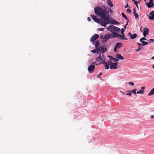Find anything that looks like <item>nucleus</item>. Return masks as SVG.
<instances>
[{
	"label": "nucleus",
	"mask_w": 154,
	"mask_h": 154,
	"mask_svg": "<svg viewBox=\"0 0 154 154\" xmlns=\"http://www.w3.org/2000/svg\"><path fill=\"white\" fill-rule=\"evenodd\" d=\"M126 11L128 12H129V14L131 13V11L130 9H127Z\"/></svg>",
	"instance_id": "39"
},
{
	"label": "nucleus",
	"mask_w": 154,
	"mask_h": 154,
	"mask_svg": "<svg viewBox=\"0 0 154 154\" xmlns=\"http://www.w3.org/2000/svg\"><path fill=\"white\" fill-rule=\"evenodd\" d=\"M112 33H113V34H111V37H112V38H113L114 37H119V36H121L120 34L116 33V32H113Z\"/></svg>",
	"instance_id": "14"
},
{
	"label": "nucleus",
	"mask_w": 154,
	"mask_h": 154,
	"mask_svg": "<svg viewBox=\"0 0 154 154\" xmlns=\"http://www.w3.org/2000/svg\"><path fill=\"white\" fill-rule=\"evenodd\" d=\"M147 40L146 38H145V37H142L140 39V42H142V41H143V40Z\"/></svg>",
	"instance_id": "28"
},
{
	"label": "nucleus",
	"mask_w": 154,
	"mask_h": 154,
	"mask_svg": "<svg viewBox=\"0 0 154 154\" xmlns=\"http://www.w3.org/2000/svg\"><path fill=\"white\" fill-rule=\"evenodd\" d=\"M99 38V35L97 34H95L91 37L90 41L91 42H93Z\"/></svg>",
	"instance_id": "7"
},
{
	"label": "nucleus",
	"mask_w": 154,
	"mask_h": 154,
	"mask_svg": "<svg viewBox=\"0 0 154 154\" xmlns=\"http://www.w3.org/2000/svg\"><path fill=\"white\" fill-rule=\"evenodd\" d=\"M137 44L139 45V46H142V44H141L140 43H137Z\"/></svg>",
	"instance_id": "46"
},
{
	"label": "nucleus",
	"mask_w": 154,
	"mask_h": 154,
	"mask_svg": "<svg viewBox=\"0 0 154 154\" xmlns=\"http://www.w3.org/2000/svg\"><path fill=\"white\" fill-rule=\"evenodd\" d=\"M108 5L111 8H112L113 5L111 0H107Z\"/></svg>",
	"instance_id": "16"
},
{
	"label": "nucleus",
	"mask_w": 154,
	"mask_h": 154,
	"mask_svg": "<svg viewBox=\"0 0 154 154\" xmlns=\"http://www.w3.org/2000/svg\"><path fill=\"white\" fill-rule=\"evenodd\" d=\"M127 92H129V93L127 94H126V95H129V96H131V91H127Z\"/></svg>",
	"instance_id": "36"
},
{
	"label": "nucleus",
	"mask_w": 154,
	"mask_h": 154,
	"mask_svg": "<svg viewBox=\"0 0 154 154\" xmlns=\"http://www.w3.org/2000/svg\"><path fill=\"white\" fill-rule=\"evenodd\" d=\"M117 48H116L115 47L114 48V51L115 52H116V51H117Z\"/></svg>",
	"instance_id": "43"
},
{
	"label": "nucleus",
	"mask_w": 154,
	"mask_h": 154,
	"mask_svg": "<svg viewBox=\"0 0 154 154\" xmlns=\"http://www.w3.org/2000/svg\"><path fill=\"white\" fill-rule=\"evenodd\" d=\"M118 62L111 63L110 68L111 69H116L118 68Z\"/></svg>",
	"instance_id": "5"
},
{
	"label": "nucleus",
	"mask_w": 154,
	"mask_h": 154,
	"mask_svg": "<svg viewBox=\"0 0 154 154\" xmlns=\"http://www.w3.org/2000/svg\"><path fill=\"white\" fill-rule=\"evenodd\" d=\"M129 7V6H128V4H127V5L125 7V8H127V7Z\"/></svg>",
	"instance_id": "53"
},
{
	"label": "nucleus",
	"mask_w": 154,
	"mask_h": 154,
	"mask_svg": "<svg viewBox=\"0 0 154 154\" xmlns=\"http://www.w3.org/2000/svg\"><path fill=\"white\" fill-rule=\"evenodd\" d=\"M150 118L151 119H154V115H152L151 116Z\"/></svg>",
	"instance_id": "50"
},
{
	"label": "nucleus",
	"mask_w": 154,
	"mask_h": 154,
	"mask_svg": "<svg viewBox=\"0 0 154 154\" xmlns=\"http://www.w3.org/2000/svg\"><path fill=\"white\" fill-rule=\"evenodd\" d=\"M105 69H108L109 68V64L106 63L104 64Z\"/></svg>",
	"instance_id": "23"
},
{
	"label": "nucleus",
	"mask_w": 154,
	"mask_h": 154,
	"mask_svg": "<svg viewBox=\"0 0 154 154\" xmlns=\"http://www.w3.org/2000/svg\"><path fill=\"white\" fill-rule=\"evenodd\" d=\"M128 84L129 85L133 86L134 85V83L133 82H128Z\"/></svg>",
	"instance_id": "38"
},
{
	"label": "nucleus",
	"mask_w": 154,
	"mask_h": 154,
	"mask_svg": "<svg viewBox=\"0 0 154 154\" xmlns=\"http://www.w3.org/2000/svg\"><path fill=\"white\" fill-rule=\"evenodd\" d=\"M121 14L122 16L124 17L126 20H128V18L123 12H122Z\"/></svg>",
	"instance_id": "25"
},
{
	"label": "nucleus",
	"mask_w": 154,
	"mask_h": 154,
	"mask_svg": "<svg viewBox=\"0 0 154 154\" xmlns=\"http://www.w3.org/2000/svg\"><path fill=\"white\" fill-rule=\"evenodd\" d=\"M111 63V61L110 60H109L108 61V63H107L109 64H110V65H111V63Z\"/></svg>",
	"instance_id": "44"
},
{
	"label": "nucleus",
	"mask_w": 154,
	"mask_h": 154,
	"mask_svg": "<svg viewBox=\"0 0 154 154\" xmlns=\"http://www.w3.org/2000/svg\"><path fill=\"white\" fill-rule=\"evenodd\" d=\"M153 94H154V89L153 88L149 93L148 95L150 96Z\"/></svg>",
	"instance_id": "22"
},
{
	"label": "nucleus",
	"mask_w": 154,
	"mask_h": 154,
	"mask_svg": "<svg viewBox=\"0 0 154 154\" xmlns=\"http://www.w3.org/2000/svg\"><path fill=\"white\" fill-rule=\"evenodd\" d=\"M151 41H149V43H151Z\"/></svg>",
	"instance_id": "57"
},
{
	"label": "nucleus",
	"mask_w": 154,
	"mask_h": 154,
	"mask_svg": "<svg viewBox=\"0 0 154 154\" xmlns=\"http://www.w3.org/2000/svg\"><path fill=\"white\" fill-rule=\"evenodd\" d=\"M140 28H141L140 29H141V28H142V26H141ZM141 31H142L141 30Z\"/></svg>",
	"instance_id": "59"
},
{
	"label": "nucleus",
	"mask_w": 154,
	"mask_h": 154,
	"mask_svg": "<svg viewBox=\"0 0 154 154\" xmlns=\"http://www.w3.org/2000/svg\"><path fill=\"white\" fill-rule=\"evenodd\" d=\"M107 57L109 58H110V60H111V57H111L109 55H108L107 56Z\"/></svg>",
	"instance_id": "49"
},
{
	"label": "nucleus",
	"mask_w": 154,
	"mask_h": 154,
	"mask_svg": "<svg viewBox=\"0 0 154 154\" xmlns=\"http://www.w3.org/2000/svg\"><path fill=\"white\" fill-rule=\"evenodd\" d=\"M153 0H149V2L146 3V4L148 8H153L154 7V3Z\"/></svg>",
	"instance_id": "6"
},
{
	"label": "nucleus",
	"mask_w": 154,
	"mask_h": 154,
	"mask_svg": "<svg viewBox=\"0 0 154 154\" xmlns=\"http://www.w3.org/2000/svg\"><path fill=\"white\" fill-rule=\"evenodd\" d=\"M91 17L93 20H94L95 22H96L97 23V22L98 20L99 19H98L95 16L93 15H91Z\"/></svg>",
	"instance_id": "17"
},
{
	"label": "nucleus",
	"mask_w": 154,
	"mask_h": 154,
	"mask_svg": "<svg viewBox=\"0 0 154 154\" xmlns=\"http://www.w3.org/2000/svg\"><path fill=\"white\" fill-rule=\"evenodd\" d=\"M134 16H135L136 20L139 19V15L137 13L134 14Z\"/></svg>",
	"instance_id": "29"
},
{
	"label": "nucleus",
	"mask_w": 154,
	"mask_h": 154,
	"mask_svg": "<svg viewBox=\"0 0 154 154\" xmlns=\"http://www.w3.org/2000/svg\"><path fill=\"white\" fill-rule=\"evenodd\" d=\"M102 36H101L100 37V38H102Z\"/></svg>",
	"instance_id": "60"
},
{
	"label": "nucleus",
	"mask_w": 154,
	"mask_h": 154,
	"mask_svg": "<svg viewBox=\"0 0 154 154\" xmlns=\"http://www.w3.org/2000/svg\"><path fill=\"white\" fill-rule=\"evenodd\" d=\"M141 49V48L140 47H138V48L136 50V51L137 52H139L140 51Z\"/></svg>",
	"instance_id": "37"
},
{
	"label": "nucleus",
	"mask_w": 154,
	"mask_h": 154,
	"mask_svg": "<svg viewBox=\"0 0 154 154\" xmlns=\"http://www.w3.org/2000/svg\"><path fill=\"white\" fill-rule=\"evenodd\" d=\"M142 44V46L146 45L148 44V43L147 42L142 41L141 42Z\"/></svg>",
	"instance_id": "24"
},
{
	"label": "nucleus",
	"mask_w": 154,
	"mask_h": 154,
	"mask_svg": "<svg viewBox=\"0 0 154 154\" xmlns=\"http://www.w3.org/2000/svg\"><path fill=\"white\" fill-rule=\"evenodd\" d=\"M92 64H94L95 65H99V64H97L96 62H94L92 63Z\"/></svg>",
	"instance_id": "47"
},
{
	"label": "nucleus",
	"mask_w": 154,
	"mask_h": 154,
	"mask_svg": "<svg viewBox=\"0 0 154 154\" xmlns=\"http://www.w3.org/2000/svg\"><path fill=\"white\" fill-rule=\"evenodd\" d=\"M97 49H94L93 50H92L91 51L93 53H95L96 52V51H97Z\"/></svg>",
	"instance_id": "30"
},
{
	"label": "nucleus",
	"mask_w": 154,
	"mask_h": 154,
	"mask_svg": "<svg viewBox=\"0 0 154 154\" xmlns=\"http://www.w3.org/2000/svg\"><path fill=\"white\" fill-rule=\"evenodd\" d=\"M128 35L130 36V38L131 39H134L137 36V35L135 33L132 35L130 32H129L128 33Z\"/></svg>",
	"instance_id": "9"
},
{
	"label": "nucleus",
	"mask_w": 154,
	"mask_h": 154,
	"mask_svg": "<svg viewBox=\"0 0 154 154\" xmlns=\"http://www.w3.org/2000/svg\"><path fill=\"white\" fill-rule=\"evenodd\" d=\"M111 58L112 59L111 60H113L114 62H117L119 61V60L117 59H116L113 57H111Z\"/></svg>",
	"instance_id": "27"
},
{
	"label": "nucleus",
	"mask_w": 154,
	"mask_h": 154,
	"mask_svg": "<svg viewBox=\"0 0 154 154\" xmlns=\"http://www.w3.org/2000/svg\"><path fill=\"white\" fill-rule=\"evenodd\" d=\"M94 11L95 13L99 15L102 18L99 19L97 23H99L104 27H106L107 24L110 23V20L109 19V12L107 11L106 8L103 6L100 7L96 6L94 8Z\"/></svg>",
	"instance_id": "1"
},
{
	"label": "nucleus",
	"mask_w": 154,
	"mask_h": 154,
	"mask_svg": "<svg viewBox=\"0 0 154 154\" xmlns=\"http://www.w3.org/2000/svg\"><path fill=\"white\" fill-rule=\"evenodd\" d=\"M107 51V48H106L103 47L102 46H101L99 48H97V52L101 55V53L103 54Z\"/></svg>",
	"instance_id": "3"
},
{
	"label": "nucleus",
	"mask_w": 154,
	"mask_h": 154,
	"mask_svg": "<svg viewBox=\"0 0 154 154\" xmlns=\"http://www.w3.org/2000/svg\"><path fill=\"white\" fill-rule=\"evenodd\" d=\"M109 12L110 14H112V10L110 9V8H109Z\"/></svg>",
	"instance_id": "42"
},
{
	"label": "nucleus",
	"mask_w": 154,
	"mask_h": 154,
	"mask_svg": "<svg viewBox=\"0 0 154 154\" xmlns=\"http://www.w3.org/2000/svg\"><path fill=\"white\" fill-rule=\"evenodd\" d=\"M103 60L102 58L101 57L100 55L99 56L95 59V60L98 62H99Z\"/></svg>",
	"instance_id": "19"
},
{
	"label": "nucleus",
	"mask_w": 154,
	"mask_h": 154,
	"mask_svg": "<svg viewBox=\"0 0 154 154\" xmlns=\"http://www.w3.org/2000/svg\"><path fill=\"white\" fill-rule=\"evenodd\" d=\"M133 10H134L133 13H134V14H137V13H136V9H134Z\"/></svg>",
	"instance_id": "41"
},
{
	"label": "nucleus",
	"mask_w": 154,
	"mask_h": 154,
	"mask_svg": "<svg viewBox=\"0 0 154 154\" xmlns=\"http://www.w3.org/2000/svg\"><path fill=\"white\" fill-rule=\"evenodd\" d=\"M126 26L127 25H125V26L124 27V29H125H125L126 28Z\"/></svg>",
	"instance_id": "54"
},
{
	"label": "nucleus",
	"mask_w": 154,
	"mask_h": 154,
	"mask_svg": "<svg viewBox=\"0 0 154 154\" xmlns=\"http://www.w3.org/2000/svg\"><path fill=\"white\" fill-rule=\"evenodd\" d=\"M124 38V39L127 40V38L125 37H124V38Z\"/></svg>",
	"instance_id": "55"
},
{
	"label": "nucleus",
	"mask_w": 154,
	"mask_h": 154,
	"mask_svg": "<svg viewBox=\"0 0 154 154\" xmlns=\"http://www.w3.org/2000/svg\"><path fill=\"white\" fill-rule=\"evenodd\" d=\"M153 34H154V33H153Z\"/></svg>",
	"instance_id": "61"
},
{
	"label": "nucleus",
	"mask_w": 154,
	"mask_h": 154,
	"mask_svg": "<svg viewBox=\"0 0 154 154\" xmlns=\"http://www.w3.org/2000/svg\"><path fill=\"white\" fill-rule=\"evenodd\" d=\"M152 67L153 69H154V65H152Z\"/></svg>",
	"instance_id": "58"
},
{
	"label": "nucleus",
	"mask_w": 154,
	"mask_h": 154,
	"mask_svg": "<svg viewBox=\"0 0 154 154\" xmlns=\"http://www.w3.org/2000/svg\"><path fill=\"white\" fill-rule=\"evenodd\" d=\"M100 44V43L98 40H97L95 42V46L96 48L99 47Z\"/></svg>",
	"instance_id": "21"
},
{
	"label": "nucleus",
	"mask_w": 154,
	"mask_h": 154,
	"mask_svg": "<svg viewBox=\"0 0 154 154\" xmlns=\"http://www.w3.org/2000/svg\"><path fill=\"white\" fill-rule=\"evenodd\" d=\"M106 62L105 60H103L102 62H100L99 63V65H100L101 64H105L106 63Z\"/></svg>",
	"instance_id": "32"
},
{
	"label": "nucleus",
	"mask_w": 154,
	"mask_h": 154,
	"mask_svg": "<svg viewBox=\"0 0 154 154\" xmlns=\"http://www.w3.org/2000/svg\"><path fill=\"white\" fill-rule=\"evenodd\" d=\"M148 41H152V42H154V39H150L148 40Z\"/></svg>",
	"instance_id": "48"
},
{
	"label": "nucleus",
	"mask_w": 154,
	"mask_h": 154,
	"mask_svg": "<svg viewBox=\"0 0 154 154\" xmlns=\"http://www.w3.org/2000/svg\"><path fill=\"white\" fill-rule=\"evenodd\" d=\"M150 112H154V110H151L150 111Z\"/></svg>",
	"instance_id": "56"
},
{
	"label": "nucleus",
	"mask_w": 154,
	"mask_h": 154,
	"mask_svg": "<svg viewBox=\"0 0 154 154\" xmlns=\"http://www.w3.org/2000/svg\"><path fill=\"white\" fill-rule=\"evenodd\" d=\"M87 20H88L89 21H91V18L89 17H88V18H87Z\"/></svg>",
	"instance_id": "45"
},
{
	"label": "nucleus",
	"mask_w": 154,
	"mask_h": 154,
	"mask_svg": "<svg viewBox=\"0 0 154 154\" xmlns=\"http://www.w3.org/2000/svg\"><path fill=\"white\" fill-rule=\"evenodd\" d=\"M154 89V88H153Z\"/></svg>",
	"instance_id": "62"
},
{
	"label": "nucleus",
	"mask_w": 154,
	"mask_h": 154,
	"mask_svg": "<svg viewBox=\"0 0 154 154\" xmlns=\"http://www.w3.org/2000/svg\"><path fill=\"white\" fill-rule=\"evenodd\" d=\"M111 38H112V37H111V34L106 33L103 36V38L102 40V42L103 43H105L109 39Z\"/></svg>",
	"instance_id": "2"
},
{
	"label": "nucleus",
	"mask_w": 154,
	"mask_h": 154,
	"mask_svg": "<svg viewBox=\"0 0 154 154\" xmlns=\"http://www.w3.org/2000/svg\"><path fill=\"white\" fill-rule=\"evenodd\" d=\"M110 23L113 24H119V22L116 21L114 19H112L111 20H110Z\"/></svg>",
	"instance_id": "13"
},
{
	"label": "nucleus",
	"mask_w": 154,
	"mask_h": 154,
	"mask_svg": "<svg viewBox=\"0 0 154 154\" xmlns=\"http://www.w3.org/2000/svg\"><path fill=\"white\" fill-rule=\"evenodd\" d=\"M120 92H122V93L123 94H126H126H125V93L123 91H120Z\"/></svg>",
	"instance_id": "52"
},
{
	"label": "nucleus",
	"mask_w": 154,
	"mask_h": 154,
	"mask_svg": "<svg viewBox=\"0 0 154 154\" xmlns=\"http://www.w3.org/2000/svg\"><path fill=\"white\" fill-rule=\"evenodd\" d=\"M125 30L124 29V28H122L121 29V33L122 35H123L124 34V32L125 31Z\"/></svg>",
	"instance_id": "34"
},
{
	"label": "nucleus",
	"mask_w": 154,
	"mask_h": 154,
	"mask_svg": "<svg viewBox=\"0 0 154 154\" xmlns=\"http://www.w3.org/2000/svg\"><path fill=\"white\" fill-rule=\"evenodd\" d=\"M95 68V66L94 65L91 64L88 66V70L89 73H92L94 71Z\"/></svg>",
	"instance_id": "4"
},
{
	"label": "nucleus",
	"mask_w": 154,
	"mask_h": 154,
	"mask_svg": "<svg viewBox=\"0 0 154 154\" xmlns=\"http://www.w3.org/2000/svg\"><path fill=\"white\" fill-rule=\"evenodd\" d=\"M127 20V21L126 22V25H128V23L129 22V20L128 19V20Z\"/></svg>",
	"instance_id": "51"
},
{
	"label": "nucleus",
	"mask_w": 154,
	"mask_h": 154,
	"mask_svg": "<svg viewBox=\"0 0 154 154\" xmlns=\"http://www.w3.org/2000/svg\"><path fill=\"white\" fill-rule=\"evenodd\" d=\"M116 57L118 59L123 60L124 57L121 55V54H117L116 55Z\"/></svg>",
	"instance_id": "15"
},
{
	"label": "nucleus",
	"mask_w": 154,
	"mask_h": 154,
	"mask_svg": "<svg viewBox=\"0 0 154 154\" xmlns=\"http://www.w3.org/2000/svg\"><path fill=\"white\" fill-rule=\"evenodd\" d=\"M102 75V73L100 72L97 76V77L98 78H101V77L100 76V75Z\"/></svg>",
	"instance_id": "40"
},
{
	"label": "nucleus",
	"mask_w": 154,
	"mask_h": 154,
	"mask_svg": "<svg viewBox=\"0 0 154 154\" xmlns=\"http://www.w3.org/2000/svg\"><path fill=\"white\" fill-rule=\"evenodd\" d=\"M122 46V44L121 43H118L115 46L117 48H120Z\"/></svg>",
	"instance_id": "18"
},
{
	"label": "nucleus",
	"mask_w": 154,
	"mask_h": 154,
	"mask_svg": "<svg viewBox=\"0 0 154 154\" xmlns=\"http://www.w3.org/2000/svg\"><path fill=\"white\" fill-rule=\"evenodd\" d=\"M120 30V28L114 26V32H119Z\"/></svg>",
	"instance_id": "20"
},
{
	"label": "nucleus",
	"mask_w": 154,
	"mask_h": 154,
	"mask_svg": "<svg viewBox=\"0 0 154 154\" xmlns=\"http://www.w3.org/2000/svg\"><path fill=\"white\" fill-rule=\"evenodd\" d=\"M124 36H125V35H124V34H123V35H121V36H119V37H120V38L122 39H124L123 38H124Z\"/></svg>",
	"instance_id": "35"
},
{
	"label": "nucleus",
	"mask_w": 154,
	"mask_h": 154,
	"mask_svg": "<svg viewBox=\"0 0 154 154\" xmlns=\"http://www.w3.org/2000/svg\"><path fill=\"white\" fill-rule=\"evenodd\" d=\"M145 87L144 86L141 87V89L140 91H137V94H143L144 92V90L145 89Z\"/></svg>",
	"instance_id": "12"
},
{
	"label": "nucleus",
	"mask_w": 154,
	"mask_h": 154,
	"mask_svg": "<svg viewBox=\"0 0 154 154\" xmlns=\"http://www.w3.org/2000/svg\"><path fill=\"white\" fill-rule=\"evenodd\" d=\"M144 32H143V35L145 37H146V35L149 34V30L147 28H145L143 29Z\"/></svg>",
	"instance_id": "8"
},
{
	"label": "nucleus",
	"mask_w": 154,
	"mask_h": 154,
	"mask_svg": "<svg viewBox=\"0 0 154 154\" xmlns=\"http://www.w3.org/2000/svg\"><path fill=\"white\" fill-rule=\"evenodd\" d=\"M150 16L149 18L150 20H152L154 19V11H151L149 14Z\"/></svg>",
	"instance_id": "11"
},
{
	"label": "nucleus",
	"mask_w": 154,
	"mask_h": 154,
	"mask_svg": "<svg viewBox=\"0 0 154 154\" xmlns=\"http://www.w3.org/2000/svg\"><path fill=\"white\" fill-rule=\"evenodd\" d=\"M114 26L113 25H110L108 26L106 28V29L108 31H111L112 32H114Z\"/></svg>",
	"instance_id": "10"
},
{
	"label": "nucleus",
	"mask_w": 154,
	"mask_h": 154,
	"mask_svg": "<svg viewBox=\"0 0 154 154\" xmlns=\"http://www.w3.org/2000/svg\"><path fill=\"white\" fill-rule=\"evenodd\" d=\"M137 89H135L132 90L131 91V92L133 93H134V94H137V92H136Z\"/></svg>",
	"instance_id": "26"
},
{
	"label": "nucleus",
	"mask_w": 154,
	"mask_h": 154,
	"mask_svg": "<svg viewBox=\"0 0 154 154\" xmlns=\"http://www.w3.org/2000/svg\"><path fill=\"white\" fill-rule=\"evenodd\" d=\"M134 4L136 5L137 7V8H138V5H137V1H135L134 0Z\"/></svg>",
	"instance_id": "33"
},
{
	"label": "nucleus",
	"mask_w": 154,
	"mask_h": 154,
	"mask_svg": "<svg viewBox=\"0 0 154 154\" xmlns=\"http://www.w3.org/2000/svg\"><path fill=\"white\" fill-rule=\"evenodd\" d=\"M104 28H98V30L99 31H104Z\"/></svg>",
	"instance_id": "31"
}]
</instances>
